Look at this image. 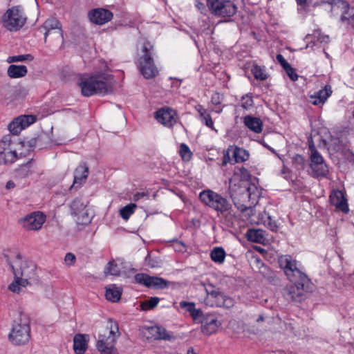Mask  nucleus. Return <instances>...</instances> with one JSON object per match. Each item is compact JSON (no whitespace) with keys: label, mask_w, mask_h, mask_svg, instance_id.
Masks as SVG:
<instances>
[{"label":"nucleus","mask_w":354,"mask_h":354,"mask_svg":"<svg viewBox=\"0 0 354 354\" xmlns=\"http://www.w3.org/2000/svg\"><path fill=\"white\" fill-rule=\"evenodd\" d=\"M239 171L240 176L242 178H248L250 177V174L248 172V170L246 168L242 167L239 168Z\"/></svg>","instance_id":"58"},{"label":"nucleus","mask_w":354,"mask_h":354,"mask_svg":"<svg viewBox=\"0 0 354 354\" xmlns=\"http://www.w3.org/2000/svg\"><path fill=\"white\" fill-rule=\"evenodd\" d=\"M146 196L147 194L145 192H138L133 196V200L137 201Z\"/></svg>","instance_id":"62"},{"label":"nucleus","mask_w":354,"mask_h":354,"mask_svg":"<svg viewBox=\"0 0 354 354\" xmlns=\"http://www.w3.org/2000/svg\"><path fill=\"white\" fill-rule=\"evenodd\" d=\"M229 192L235 207L241 212L250 211L248 216L253 214V205L257 203L259 191L257 187L248 180L241 179L235 174L230 179Z\"/></svg>","instance_id":"2"},{"label":"nucleus","mask_w":354,"mask_h":354,"mask_svg":"<svg viewBox=\"0 0 354 354\" xmlns=\"http://www.w3.org/2000/svg\"><path fill=\"white\" fill-rule=\"evenodd\" d=\"M248 239L254 243H261L264 240L263 232L261 230H249Z\"/></svg>","instance_id":"35"},{"label":"nucleus","mask_w":354,"mask_h":354,"mask_svg":"<svg viewBox=\"0 0 354 354\" xmlns=\"http://www.w3.org/2000/svg\"><path fill=\"white\" fill-rule=\"evenodd\" d=\"M232 156L234 162H243L249 158V153L244 149L235 147L232 148Z\"/></svg>","instance_id":"30"},{"label":"nucleus","mask_w":354,"mask_h":354,"mask_svg":"<svg viewBox=\"0 0 354 354\" xmlns=\"http://www.w3.org/2000/svg\"><path fill=\"white\" fill-rule=\"evenodd\" d=\"M180 155L183 160L189 161L192 156L188 146L184 143H182L180 146Z\"/></svg>","instance_id":"40"},{"label":"nucleus","mask_w":354,"mask_h":354,"mask_svg":"<svg viewBox=\"0 0 354 354\" xmlns=\"http://www.w3.org/2000/svg\"><path fill=\"white\" fill-rule=\"evenodd\" d=\"M225 252L221 247L214 248L210 253L212 260L218 263H223L225 258Z\"/></svg>","instance_id":"33"},{"label":"nucleus","mask_w":354,"mask_h":354,"mask_svg":"<svg viewBox=\"0 0 354 354\" xmlns=\"http://www.w3.org/2000/svg\"><path fill=\"white\" fill-rule=\"evenodd\" d=\"M109 76L95 75L88 77H82L79 82L82 94L85 97L93 95L109 94L112 91V85L109 82Z\"/></svg>","instance_id":"3"},{"label":"nucleus","mask_w":354,"mask_h":354,"mask_svg":"<svg viewBox=\"0 0 354 354\" xmlns=\"http://www.w3.org/2000/svg\"><path fill=\"white\" fill-rule=\"evenodd\" d=\"M330 203L344 214L349 212L347 199L343 192L339 189L333 190L329 196Z\"/></svg>","instance_id":"21"},{"label":"nucleus","mask_w":354,"mask_h":354,"mask_svg":"<svg viewBox=\"0 0 354 354\" xmlns=\"http://www.w3.org/2000/svg\"><path fill=\"white\" fill-rule=\"evenodd\" d=\"M15 186V183L13 181H12V180H9V181L7 182L6 187V189H11V188H14Z\"/></svg>","instance_id":"63"},{"label":"nucleus","mask_w":354,"mask_h":354,"mask_svg":"<svg viewBox=\"0 0 354 354\" xmlns=\"http://www.w3.org/2000/svg\"><path fill=\"white\" fill-rule=\"evenodd\" d=\"M4 258L15 275V280L8 286V289L12 292L19 293L21 287L27 286L22 283L21 277H19L17 266L21 264V255L20 254H4Z\"/></svg>","instance_id":"13"},{"label":"nucleus","mask_w":354,"mask_h":354,"mask_svg":"<svg viewBox=\"0 0 354 354\" xmlns=\"http://www.w3.org/2000/svg\"><path fill=\"white\" fill-rule=\"evenodd\" d=\"M221 323L218 322L217 319L214 316L207 317L202 326L203 333L205 335H210L215 333Z\"/></svg>","instance_id":"26"},{"label":"nucleus","mask_w":354,"mask_h":354,"mask_svg":"<svg viewBox=\"0 0 354 354\" xmlns=\"http://www.w3.org/2000/svg\"><path fill=\"white\" fill-rule=\"evenodd\" d=\"M158 339L170 340L172 336L167 332V330L162 326H160V330L158 332Z\"/></svg>","instance_id":"46"},{"label":"nucleus","mask_w":354,"mask_h":354,"mask_svg":"<svg viewBox=\"0 0 354 354\" xmlns=\"http://www.w3.org/2000/svg\"><path fill=\"white\" fill-rule=\"evenodd\" d=\"M297 5L304 6L306 4L307 0H296Z\"/></svg>","instance_id":"64"},{"label":"nucleus","mask_w":354,"mask_h":354,"mask_svg":"<svg viewBox=\"0 0 354 354\" xmlns=\"http://www.w3.org/2000/svg\"><path fill=\"white\" fill-rule=\"evenodd\" d=\"M279 264L288 279L292 283L284 290L283 294L286 300L301 301L308 290L310 279L297 267V261L290 255L281 256L279 258Z\"/></svg>","instance_id":"1"},{"label":"nucleus","mask_w":354,"mask_h":354,"mask_svg":"<svg viewBox=\"0 0 354 354\" xmlns=\"http://www.w3.org/2000/svg\"><path fill=\"white\" fill-rule=\"evenodd\" d=\"M64 261L66 265L73 266L76 261V257L73 253L68 252L65 256Z\"/></svg>","instance_id":"50"},{"label":"nucleus","mask_w":354,"mask_h":354,"mask_svg":"<svg viewBox=\"0 0 354 354\" xmlns=\"http://www.w3.org/2000/svg\"><path fill=\"white\" fill-rule=\"evenodd\" d=\"M333 16H339V21L354 33V8L344 0H328Z\"/></svg>","instance_id":"6"},{"label":"nucleus","mask_w":354,"mask_h":354,"mask_svg":"<svg viewBox=\"0 0 354 354\" xmlns=\"http://www.w3.org/2000/svg\"><path fill=\"white\" fill-rule=\"evenodd\" d=\"M311 103L314 105H319L323 104L326 101L323 100L320 97H317L316 95H311Z\"/></svg>","instance_id":"54"},{"label":"nucleus","mask_w":354,"mask_h":354,"mask_svg":"<svg viewBox=\"0 0 354 354\" xmlns=\"http://www.w3.org/2000/svg\"><path fill=\"white\" fill-rule=\"evenodd\" d=\"M251 72L256 80L263 81L268 78V75L266 73L265 66L254 64L252 67Z\"/></svg>","instance_id":"34"},{"label":"nucleus","mask_w":354,"mask_h":354,"mask_svg":"<svg viewBox=\"0 0 354 354\" xmlns=\"http://www.w3.org/2000/svg\"><path fill=\"white\" fill-rule=\"evenodd\" d=\"M46 221L45 215L39 212H34L21 218L19 222L26 230H39Z\"/></svg>","instance_id":"17"},{"label":"nucleus","mask_w":354,"mask_h":354,"mask_svg":"<svg viewBox=\"0 0 354 354\" xmlns=\"http://www.w3.org/2000/svg\"><path fill=\"white\" fill-rule=\"evenodd\" d=\"M36 138H41L39 140L37 141V147L39 149L45 147L48 142V136L45 133L39 134Z\"/></svg>","instance_id":"44"},{"label":"nucleus","mask_w":354,"mask_h":354,"mask_svg":"<svg viewBox=\"0 0 354 354\" xmlns=\"http://www.w3.org/2000/svg\"><path fill=\"white\" fill-rule=\"evenodd\" d=\"M243 122L245 127L254 133H259L263 129V122L259 118L248 115L244 117Z\"/></svg>","instance_id":"25"},{"label":"nucleus","mask_w":354,"mask_h":354,"mask_svg":"<svg viewBox=\"0 0 354 354\" xmlns=\"http://www.w3.org/2000/svg\"><path fill=\"white\" fill-rule=\"evenodd\" d=\"M268 219L269 220L268 221V227L270 228L271 230L274 231L275 230H277V224L275 223V222H272L271 221V218L270 216H268Z\"/></svg>","instance_id":"61"},{"label":"nucleus","mask_w":354,"mask_h":354,"mask_svg":"<svg viewBox=\"0 0 354 354\" xmlns=\"http://www.w3.org/2000/svg\"><path fill=\"white\" fill-rule=\"evenodd\" d=\"M155 118L158 122L167 127H171L176 122L174 111L170 108H162L155 113Z\"/></svg>","instance_id":"22"},{"label":"nucleus","mask_w":354,"mask_h":354,"mask_svg":"<svg viewBox=\"0 0 354 354\" xmlns=\"http://www.w3.org/2000/svg\"><path fill=\"white\" fill-rule=\"evenodd\" d=\"M28 73L26 66L24 65H10L8 68V75L10 78H19L24 77Z\"/></svg>","instance_id":"29"},{"label":"nucleus","mask_w":354,"mask_h":354,"mask_svg":"<svg viewBox=\"0 0 354 354\" xmlns=\"http://www.w3.org/2000/svg\"><path fill=\"white\" fill-rule=\"evenodd\" d=\"M119 328L117 323H111L110 328H107L104 333L100 334L96 343L97 351L101 354H118L115 347L116 338L119 336Z\"/></svg>","instance_id":"7"},{"label":"nucleus","mask_w":354,"mask_h":354,"mask_svg":"<svg viewBox=\"0 0 354 354\" xmlns=\"http://www.w3.org/2000/svg\"><path fill=\"white\" fill-rule=\"evenodd\" d=\"M86 206L87 205L82 198H76L71 202L70 206L71 214L75 217L77 225H87L91 221Z\"/></svg>","instance_id":"14"},{"label":"nucleus","mask_w":354,"mask_h":354,"mask_svg":"<svg viewBox=\"0 0 354 354\" xmlns=\"http://www.w3.org/2000/svg\"><path fill=\"white\" fill-rule=\"evenodd\" d=\"M159 301L160 299L157 297H151L149 299L146 300L141 304V308L142 310L153 309L158 305Z\"/></svg>","instance_id":"38"},{"label":"nucleus","mask_w":354,"mask_h":354,"mask_svg":"<svg viewBox=\"0 0 354 354\" xmlns=\"http://www.w3.org/2000/svg\"><path fill=\"white\" fill-rule=\"evenodd\" d=\"M10 342L16 346L26 344L30 339V326L28 317L21 314L18 319L14 322L8 335Z\"/></svg>","instance_id":"5"},{"label":"nucleus","mask_w":354,"mask_h":354,"mask_svg":"<svg viewBox=\"0 0 354 354\" xmlns=\"http://www.w3.org/2000/svg\"><path fill=\"white\" fill-rule=\"evenodd\" d=\"M196 110L199 113V117L204 116L205 113H208L207 110L201 104H198L195 106Z\"/></svg>","instance_id":"59"},{"label":"nucleus","mask_w":354,"mask_h":354,"mask_svg":"<svg viewBox=\"0 0 354 354\" xmlns=\"http://www.w3.org/2000/svg\"><path fill=\"white\" fill-rule=\"evenodd\" d=\"M27 20L20 6L8 9L2 17L3 26L10 31H17L22 28Z\"/></svg>","instance_id":"10"},{"label":"nucleus","mask_w":354,"mask_h":354,"mask_svg":"<svg viewBox=\"0 0 354 354\" xmlns=\"http://www.w3.org/2000/svg\"><path fill=\"white\" fill-rule=\"evenodd\" d=\"M136 208V204H129L120 209V214L123 219L128 220L131 215L133 214Z\"/></svg>","instance_id":"36"},{"label":"nucleus","mask_w":354,"mask_h":354,"mask_svg":"<svg viewBox=\"0 0 354 354\" xmlns=\"http://www.w3.org/2000/svg\"><path fill=\"white\" fill-rule=\"evenodd\" d=\"M88 335L76 334L73 338V348L76 354H84L87 348Z\"/></svg>","instance_id":"24"},{"label":"nucleus","mask_w":354,"mask_h":354,"mask_svg":"<svg viewBox=\"0 0 354 354\" xmlns=\"http://www.w3.org/2000/svg\"><path fill=\"white\" fill-rule=\"evenodd\" d=\"M10 136H5L0 140V165L13 163L17 159V153L12 147Z\"/></svg>","instance_id":"15"},{"label":"nucleus","mask_w":354,"mask_h":354,"mask_svg":"<svg viewBox=\"0 0 354 354\" xmlns=\"http://www.w3.org/2000/svg\"><path fill=\"white\" fill-rule=\"evenodd\" d=\"M19 277H21L22 283L28 285L31 282L30 281L35 279V268L32 266L22 267V261L21 264L17 266Z\"/></svg>","instance_id":"23"},{"label":"nucleus","mask_w":354,"mask_h":354,"mask_svg":"<svg viewBox=\"0 0 354 354\" xmlns=\"http://www.w3.org/2000/svg\"><path fill=\"white\" fill-rule=\"evenodd\" d=\"M241 106L246 110L250 109L254 106V101L251 93H247L241 97Z\"/></svg>","instance_id":"41"},{"label":"nucleus","mask_w":354,"mask_h":354,"mask_svg":"<svg viewBox=\"0 0 354 354\" xmlns=\"http://www.w3.org/2000/svg\"><path fill=\"white\" fill-rule=\"evenodd\" d=\"M122 295V289L115 284H111L109 287L106 288L105 297L107 300L112 302L118 301Z\"/></svg>","instance_id":"28"},{"label":"nucleus","mask_w":354,"mask_h":354,"mask_svg":"<svg viewBox=\"0 0 354 354\" xmlns=\"http://www.w3.org/2000/svg\"><path fill=\"white\" fill-rule=\"evenodd\" d=\"M32 59H33V57L30 54H27V55L9 57L8 59V62H23L25 60L32 61Z\"/></svg>","instance_id":"43"},{"label":"nucleus","mask_w":354,"mask_h":354,"mask_svg":"<svg viewBox=\"0 0 354 354\" xmlns=\"http://www.w3.org/2000/svg\"><path fill=\"white\" fill-rule=\"evenodd\" d=\"M276 59L284 70L290 66L289 63L284 59L281 54H277Z\"/></svg>","instance_id":"52"},{"label":"nucleus","mask_w":354,"mask_h":354,"mask_svg":"<svg viewBox=\"0 0 354 354\" xmlns=\"http://www.w3.org/2000/svg\"><path fill=\"white\" fill-rule=\"evenodd\" d=\"M145 263L150 268H156L158 266V262L153 259L149 254L145 259Z\"/></svg>","instance_id":"49"},{"label":"nucleus","mask_w":354,"mask_h":354,"mask_svg":"<svg viewBox=\"0 0 354 354\" xmlns=\"http://www.w3.org/2000/svg\"><path fill=\"white\" fill-rule=\"evenodd\" d=\"M39 139H41V138H32L31 139H30L27 143H28V145L31 147V148H33V147H37V141L39 140Z\"/></svg>","instance_id":"60"},{"label":"nucleus","mask_w":354,"mask_h":354,"mask_svg":"<svg viewBox=\"0 0 354 354\" xmlns=\"http://www.w3.org/2000/svg\"><path fill=\"white\" fill-rule=\"evenodd\" d=\"M332 94V89L330 85H326L323 89L319 90L315 93L317 97H320L324 101H326L328 97Z\"/></svg>","instance_id":"42"},{"label":"nucleus","mask_w":354,"mask_h":354,"mask_svg":"<svg viewBox=\"0 0 354 354\" xmlns=\"http://www.w3.org/2000/svg\"><path fill=\"white\" fill-rule=\"evenodd\" d=\"M104 272L111 275L119 276L120 274V269L114 261H111L107 263Z\"/></svg>","instance_id":"37"},{"label":"nucleus","mask_w":354,"mask_h":354,"mask_svg":"<svg viewBox=\"0 0 354 354\" xmlns=\"http://www.w3.org/2000/svg\"><path fill=\"white\" fill-rule=\"evenodd\" d=\"M199 198L205 205L214 209L218 214H223L232 207L227 198L210 189L201 192L199 194Z\"/></svg>","instance_id":"9"},{"label":"nucleus","mask_w":354,"mask_h":354,"mask_svg":"<svg viewBox=\"0 0 354 354\" xmlns=\"http://www.w3.org/2000/svg\"><path fill=\"white\" fill-rule=\"evenodd\" d=\"M195 6L201 13H205L207 11L205 4L201 0H195Z\"/></svg>","instance_id":"55"},{"label":"nucleus","mask_w":354,"mask_h":354,"mask_svg":"<svg viewBox=\"0 0 354 354\" xmlns=\"http://www.w3.org/2000/svg\"><path fill=\"white\" fill-rule=\"evenodd\" d=\"M207 6L215 16L230 17L237 11L236 6L230 0H207Z\"/></svg>","instance_id":"12"},{"label":"nucleus","mask_w":354,"mask_h":354,"mask_svg":"<svg viewBox=\"0 0 354 354\" xmlns=\"http://www.w3.org/2000/svg\"><path fill=\"white\" fill-rule=\"evenodd\" d=\"M328 148L335 152H339L342 155L347 149L343 141L337 137L331 138L328 144Z\"/></svg>","instance_id":"31"},{"label":"nucleus","mask_w":354,"mask_h":354,"mask_svg":"<svg viewBox=\"0 0 354 354\" xmlns=\"http://www.w3.org/2000/svg\"><path fill=\"white\" fill-rule=\"evenodd\" d=\"M207 297L205 300V304L210 306L223 307L230 308L234 304L232 298L225 295L212 284L205 287Z\"/></svg>","instance_id":"11"},{"label":"nucleus","mask_w":354,"mask_h":354,"mask_svg":"<svg viewBox=\"0 0 354 354\" xmlns=\"http://www.w3.org/2000/svg\"><path fill=\"white\" fill-rule=\"evenodd\" d=\"M88 175V167L86 166L85 163L80 164L74 171V181L73 184L71 185V189L75 185L78 184L79 186L81 185V182L82 180H86Z\"/></svg>","instance_id":"27"},{"label":"nucleus","mask_w":354,"mask_h":354,"mask_svg":"<svg viewBox=\"0 0 354 354\" xmlns=\"http://www.w3.org/2000/svg\"><path fill=\"white\" fill-rule=\"evenodd\" d=\"M137 283L142 284L149 288L164 289L168 287L169 281L158 277H151L145 273H138L134 277Z\"/></svg>","instance_id":"16"},{"label":"nucleus","mask_w":354,"mask_h":354,"mask_svg":"<svg viewBox=\"0 0 354 354\" xmlns=\"http://www.w3.org/2000/svg\"><path fill=\"white\" fill-rule=\"evenodd\" d=\"M309 167L311 170L310 174L312 177L326 178L329 174V168L323 156L315 148L313 142H310L308 147Z\"/></svg>","instance_id":"8"},{"label":"nucleus","mask_w":354,"mask_h":354,"mask_svg":"<svg viewBox=\"0 0 354 354\" xmlns=\"http://www.w3.org/2000/svg\"><path fill=\"white\" fill-rule=\"evenodd\" d=\"M39 30L44 32V41H46L47 37L51 34H57L62 37V29L61 23L55 18L46 19L43 25L39 28Z\"/></svg>","instance_id":"19"},{"label":"nucleus","mask_w":354,"mask_h":354,"mask_svg":"<svg viewBox=\"0 0 354 354\" xmlns=\"http://www.w3.org/2000/svg\"><path fill=\"white\" fill-rule=\"evenodd\" d=\"M37 120L35 115H21L15 118L9 124L8 129L14 135L19 134Z\"/></svg>","instance_id":"18"},{"label":"nucleus","mask_w":354,"mask_h":354,"mask_svg":"<svg viewBox=\"0 0 354 354\" xmlns=\"http://www.w3.org/2000/svg\"><path fill=\"white\" fill-rule=\"evenodd\" d=\"M201 122L205 124L207 127L214 129V122L209 113H205L204 116L200 118Z\"/></svg>","instance_id":"45"},{"label":"nucleus","mask_w":354,"mask_h":354,"mask_svg":"<svg viewBox=\"0 0 354 354\" xmlns=\"http://www.w3.org/2000/svg\"><path fill=\"white\" fill-rule=\"evenodd\" d=\"M211 102L214 105H218L221 103V96L219 93H214L211 98Z\"/></svg>","instance_id":"56"},{"label":"nucleus","mask_w":354,"mask_h":354,"mask_svg":"<svg viewBox=\"0 0 354 354\" xmlns=\"http://www.w3.org/2000/svg\"><path fill=\"white\" fill-rule=\"evenodd\" d=\"M348 161L354 162V153L350 149H347L342 155Z\"/></svg>","instance_id":"53"},{"label":"nucleus","mask_w":354,"mask_h":354,"mask_svg":"<svg viewBox=\"0 0 354 354\" xmlns=\"http://www.w3.org/2000/svg\"><path fill=\"white\" fill-rule=\"evenodd\" d=\"M190 315L194 319H196L203 315V312L201 309H196L195 307L193 311L190 313Z\"/></svg>","instance_id":"57"},{"label":"nucleus","mask_w":354,"mask_h":354,"mask_svg":"<svg viewBox=\"0 0 354 354\" xmlns=\"http://www.w3.org/2000/svg\"><path fill=\"white\" fill-rule=\"evenodd\" d=\"M292 162L297 169H304L306 166V159L299 154H296L292 158Z\"/></svg>","instance_id":"39"},{"label":"nucleus","mask_w":354,"mask_h":354,"mask_svg":"<svg viewBox=\"0 0 354 354\" xmlns=\"http://www.w3.org/2000/svg\"><path fill=\"white\" fill-rule=\"evenodd\" d=\"M230 151H232V149H228L227 151L224 153L222 163L223 165H226L228 162H230L231 164L235 163L234 162L233 157L232 158H230Z\"/></svg>","instance_id":"51"},{"label":"nucleus","mask_w":354,"mask_h":354,"mask_svg":"<svg viewBox=\"0 0 354 354\" xmlns=\"http://www.w3.org/2000/svg\"><path fill=\"white\" fill-rule=\"evenodd\" d=\"M160 326H153L151 327L144 328L142 330V335L147 339H158V330Z\"/></svg>","instance_id":"32"},{"label":"nucleus","mask_w":354,"mask_h":354,"mask_svg":"<svg viewBox=\"0 0 354 354\" xmlns=\"http://www.w3.org/2000/svg\"><path fill=\"white\" fill-rule=\"evenodd\" d=\"M88 17L91 22L95 24L102 25L111 21L113 15L109 10L96 8L89 11Z\"/></svg>","instance_id":"20"},{"label":"nucleus","mask_w":354,"mask_h":354,"mask_svg":"<svg viewBox=\"0 0 354 354\" xmlns=\"http://www.w3.org/2000/svg\"><path fill=\"white\" fill-rule=\"evenodd\" d=\"M141 54L138 58V68L140 73L146 79H151L158 74V70L154 63L156 55L153 45L145 41L141 48Z\"/></svg>","instance_id":"4"},{"label":"nucleus","mask_w":354,"mask_h":354,"mask_svg":"<svg viewBox=\"0 0 354 354\" xmlns=\"http://www.w3.org/2000/svg\"><path fill=\"white\" fill-rule=\"evenodd\" d=\"M285 71L291 80H297L298 75L295 73V69L290 65L285 70Z\"/></svg>","instance_id":"48"},{"label":"nucleus","mask_w":354,"mask_h":354,"mask_svg":"<svg viewBox=\"0 0 354 354\" xmlns=\"http://www.w3.org/2000/svg\"><path fill=\"white\" fill-rule=\"evenodd\" d=\"M179 306L181 308H185L189 314L193 311L195 308V304L194 302H188V301H180L179 303Z\"/></svg>","instance_id":"47"}]
</instances>
